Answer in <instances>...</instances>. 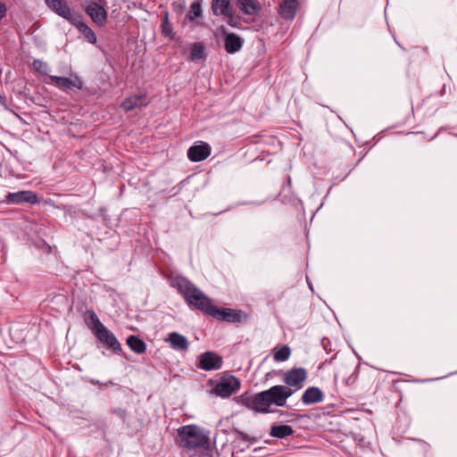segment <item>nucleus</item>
<instances>
[{"mask_svg":"<svg viewBox=\"0 0 457 457\" xmlns=\"http://www.w3.org/2000/svg\"><path fill=\"white\" fill-rule=\"evenodd\" d=\"M39 202L36 193L29 190H22L14 193H8L5 196V203L12 204H35Z\"/></svg>","mask_w":457,"mask_h":457,"instance_id":"9d476101","label":"nucleus"},{"mask_svg":"<svg viewBox=\"0 0 457 457\" xmlns=\"http://www.w3.org/2000/svg\"><path fill=\"white\" fill-rule=\"evenodd\" d=\"M33 67L36 71L42 74H46V71L48 70L47 64L40 60H34Z\"/></svg>","mask_w":457,"mask_h":457,"instance_id":"c85d7f7f","label":"nucleus"},{"mask_svg":"<svg viewBox=\"0 0 457 457\" xmlns=\"http://www.w3.org/2000/svg\"><path fill=\"white\" fill-rule=\"evenodd\" d=\"M222 16L226 18V21L230 27L236 28L240 23V18L236 14L234 9H231V11H228L227 14Z\"/></svg>","mask_w":457,"mask_h":457,"instance_id":"cd10ccee","label":"nucleus"},{"mask_svg":"<svg viewBox=\"0 0 457 457\" xmlns=\"http://www.w3.org/2000/svg\"><path fill=\"white\" fill-rule=\"evenodd\" d=\"M354 376V373L352 374V376H350L348 378H347V381L346 383L347 384H350V383H353L354 382V380L356 379V377H353Z\"/></svg>","mask_w":457,"mask_h":457,"instance_id":"72a5a7b5","label":"nucleus"},{"mask_svg":"<svg viewBox=\"0 0 457 457\" xmlns=\"http://www.w3.org/2000/svg\"><path fill=\"white\" fill-rule=\"evenodd\" d=\"M204 46L202 43H195L190 51L189 59L192 62H196L204 58Z\"/></svg>","mask_w":457,"mask_h":457,"instance_id":"393cba45","label":"nucleus"},{"mask_svg":"<svg viewBox=\"0 0 457 457\" xmlns=\"http://www.w3.org/2000/svg\"><path fill=\"white\" fill-rule=\"evenodd\" d=\"M94 335L101 344H103L106 348L111 349L113 353H120L121 352V345L115 335L105 326L97 329Z\"/></svg>","mask_w":457,"mask_h":457,"instance_id":"6e6552de","label":"nucleus"},{"mask_svg":"<svg viewBox=\"0 0 457 457\" xmlns=\"http://www.w3.org/2000/svg\"><path fill=\"white\" fill-rule=\"evenodd\" d=\"M234 432L237 435V436H239L244 441L249 442V441L253 440V438L249 435L245 434L243 431L235 429Z\"/></svg>","mask_w":457,"mask_h":457,"instance_id":"7c9ffc66","label":"nucleus"},{"mask_svg":"<svg viewBox=\"0 0 457 457\" xmlns=\"http://www.w3.org/2000/svg\"><path fill=\"white\" fill-rule=\"evenodd\" d=\"M149 100L147 98L146 94H138V95H133L129 97L124 99L121 103L120 107L125 112H129L134 109H141L142 107H145L148 105Z\"/></svg>","mask_w":457,"mask_h":457,"instance_id":"4468645a","label":"nucleus"},{"mask_svg":"<svg viewBox=\"0 0 457 457\" xmlns=\"http://www.w3.org/2000/svg\"><path fill=\"white\" fill-rule=\"evenodd\" d=\"M162 30L166 36H170L172 33V28L169 23L167 13L162 21Z\"/></svg>","mask_w":457,"mask_h":457,"instance_id":"c756f323","label":"nucleus"},{"mask_svg":"<svg viewBox=\"0 0 457 457\" xmlns=\"http://www.w3.org/2000/svg\"><path fill=\"white\" fill-rule=\"evenodd\" d=\"M212 148L209 144L201 142L192 145L187 150V157L190 161L197 162L205 160L211 154Z\"/></svg>","mask_w":457,"mask_h":457,"instance_id":"f8f14e48","label":"nucleus"},{"mask_svg":"<svg viewBox=\"0 0 457 457\" xmlns=\"http://www.w3.org/2000/svg\"><path fill=\"white\" fill-rule=\"evenodd\" d=\"M166 341L169 342L170 347L176 351H187L188 349L189 344L187 338L178 332H170Z\"/></svg>","mask_w":457,"mask_h":457,"instance_id":"f3484780","label":"nucleus"},{"mask_svg":"<svg viewBox=\"0 0 457 457\" xmlns=\"http://www.w3.org/2000/svg\"><path fill=\"white\" fill-rule=\"evenodd\" d=\"M64 20L74 25L87 39L89 43L96 42V36L95 32L90 29L86 22L83 21L82 16L78 12L71 10L70 14H66L62 17Z\"/></svg>","mask_w":457,"mask_h":457,"instance_id":"0eeeda50","label":"nucleus"},{"mask_svg":"<svg viewBox=\"0 0 457 457\" xmlns=\"http://www.w3.org/2000/svg\"><path fill=\"white\" fill-rule=\"evenodd\" d=\"M291 354L290 347L287 345H283L278 351H276L273 354V359L276 361H285L289 359Z\"/></svg>","mask_w":457,"mask_h":457,"instance_id":"a878e982","label":"nucleus"},{"mask_svg":"<svg viewBox=\"0 0 457 457\" xmlns=\"http://www.w3.org/2000/svg\"><path fill=\"white\" fill-rule=\"evenodd\" d=\"M295 394L291 387H286L283 385H276L261 393L243 398V404L255 412L270 413L271 405L284 407L287 401Z\"/></svg>","mask_w":457,"mask_h":457,"instance_id":"f257e3e1","label":"nucleus"},{"mask_svg":"<svg viewBox=\"0 0 457 457\" xmlns=\"http://www.w3.org/2000/svg\"><path fill=\"white\" fill-rule=\"evenodd\" d=\"M86 12L95 23L101 26L105 24L107 20V12L100 4L91 2L86 8Z\"/></svg>","mask_w":457,"mask_h":457,"instance_id":"ddd939ff","label":"nucleus"},{"mask_svg":"<svg viewBox=\"0 0 457 457\" xmlns=\"http://www.w3.org/2000/svg\"><path fill=\"white\" fill-rule=\"evenodd\" d=\"M176 441L189 456H195L198 451H206L210 448L209 436L196 425L179 428Z\"/></svg>","mask_w":457,"mask_h":457,"instance_id":"7ed1b4c3","label":"nucleus"},{"mask_svg":"<svg viewBox=\"0 0 457 457\" xmlns=\"http://www.w3.org/2000/svg\"><path fill=\"white\" fill-rule=\"evenodd\" d=\"M49 80L51 84L57 87L59 89L68 92L73 87H76L78 89H82L83 87V81L82 79L77 76L72 75L69 78L66 77H59V76H49Z\"/></svg>","mask_w":457,"mask_h":457,"instance_id":"1a4fd4ad","label":"nucleus"},{"mask_svg":"<svg viewBox=\"0 0 457 457\" xmlns=\"http://www.w3.org/2000/svg\"><path fill=\"white\" fill-rule=\"evenodd\" d=\"M294 429L289 425H274L271 427L270 435L273 437L285 438L291 436Z\"/></svg>","mask_w":457,"mask_h":457,"instance_id":"b1692460","label":"nucleus"},{"mask_svg":"<svg viewBox=\"0 0 457 457\" xmlns=\"http://www.w3.org/2000/svg\"><path fill=\"white\" fill-rule=\"evenodd\" d=\"M7 7L4 3L0 2V21L6 16Z\"/></svg>","mask_w":457,"mask_h":457,"instance_id":"2f4dec72","label":"nucleus"},{"mask_svg":"<svg viewBox=\"0 0 457 457\" xmlns=\"http://www.w3.org/2000/svg\"><path fill=\"white\" fill-rule=\"evenodd\" d=\"M84 320L87 328L95 334L104 325L100 321L96 313L93 310H87L84 314Z\"/></svg>","mask_w":457,"mask_h":457,"instance_id":"412c9836","label":"nucleus"},{"mask_svg":"<svg viewBox=\"0 0 457 457\" xmlns=\"http://www.w3.org/2000/svg\"><path fill=\"white\" fill-rule=\"evenodd\" d=\"M324 399L323 392L316 386L308 387L302 395V402L305 405L321 403Z\"/></svg>","mask_w":457,"mask_h":457,"instance_id":"dca6fc26","label":"nucleus"},{"mask_svg":"<svg viewBox=\"0 0 457 457\" xmlns=\"http://www.w3.org/2000/svg\"><path fill=\"white\" fill-rule=\"evenodd\" d=\"M237 7L247 15H255L260 10L261 5L255 0H236Z\"/></svg>","mask_w":457,"mask_h":457,"instance_id":"aec40b11","label":"nucleus"},{"mask_svg":"<svg viewBox=\"0 0 457 457\" xmlns=\"http://www.w3.org/2000/svg\"><path fill=\"white\" fill-rule=\"evenodd\" d=\"M114 413H115L117 416H119L120 419H125V417H126V411H125V410H123V409H120V408H119V409L115 410V411H114Z\"/></svg>","mask_w":457,"mask_h":457,"instance_id":"473e14b6","label":"nucleus"},{"mask_svg":"<svg viewBox=\"0 0 457 457\" xmlns=\"http://www.w3.org/2000/svg\"><path fill=\"white\" fill-rule=\"evenodd\" d=\"M239 387L240 381L235 376H224L214 386V387H212L211 393L217 396L227 398L236 393Z\"/></svg>","mask_w":457,"mask_h":457,"instance_id":"20e7f679","label":"nucleus"},{"mask_svg":"<svg viewBox=\"0 0 457 457\" xmlns=\"http://www.w3.org/2000/svg\"><path fill=\"white\" fill-rule=\"evenodd\" d=\"M307 370L304 368H295L287 371L283 378L284 386L291 387L295 393L301 389L307 379Z\"/></svg>","mask_w":457,"mask_h":457,"instance_id":"423d86ee","label":"nucleus"},{"mask_svg":"<svg viewBox=\"0 0 457 457\" xmlns=\"http://www.w3.org/2000/svg\"><path fill=\"white\" fill-rule=\"evenodd\" d=\"M224 46L225 50L228 54H235L241 50L244 40L235 33H224Z\"/></svg>","mask_w":457,"mask_h":457,"instance_id":"2eb2a0df","label":"nucleus"},{"mask_svg":"<svg viewBox=\"0 0 457 457\" xmlns=\"http://www.w3.org/2000/svg\"><path fill=\"white\" fill-rule=\"evenodd\" d=\"M233 7L230 4V0H212V10L214 15L227 14Z\"/></svg>","mask_w":457,"mask_h":457,"instance_id":"5701e85b","label":"nucleus"},{"mask_svg":"<svg viewBox=\"0 0 457 457\" xmlns=\"http://www.w3.org/2000/svg\"><path fill=\"white\" fill-rule=\"evenodd\" d=\"M298 6L297 0H282L279 5V14L286 20H293Z\"/></svg>","mask_w":457,"mask_h":457,"instance_id":"a211bd4d","label":"nucleus"},{"mask_svg":"<svg viewBox=\"0 0 457 457\" xmlns=\"http://www.w3.org/2000/svg\"><path fill=\"white\" fill-rule=\"evenodd\" d=\"M202 16V8L201 4L198 2H195L191 4L190 10L187 14V19L193 21L196 18Z\"/></svg>","mask_w":457,"mask_h":457,"instance_id":"bb28decb","label":"nucleus"},{"mask_svg":"<svg viewBox=\"0 0 457 457\" xmlns=\"http://www.w3.org/2000/svg\"><path fill=\"white\" fill-rule=\"evenodd\" d=\"M172 287L183 296L192 310H198L206 315H210L214 306L212 300L191 281L184 277L177 276L172 281Z\"/></svg>","mask_w":457,"mask_h":457,"instance_id":"f03ea898","label":"nucleus"},{"mask_svg":"<svg viewBox=\"0 0 457 457\" xmlns=\"http://www.w3.org/2000/svg\"><path fill=\"white\" fill-rule=\"evenodd\" d=\"M92 383H93L94 385H101V383H100L98 380H96V381L92 380Z\"/></svg>","mask_w":457,"mask_h":457,"instance_id":"f704fd0d","label":"nucleus"},{"mask_svg":"<svg viewBox=\"0 0 457 457\" xmlns=\"http://www.w3.org/2000/svg\"><path fill=\"white\" fill-rule=\"evenodd\" d=\"M209 316L217 319L218 320L226 321L228 323H240L246 320V314L242 311L231 308H219L213 306Z\"/></svg>","mask_w":457,"mask_h":457,"instance_id":"39448f33","label":"nucleus"},{"mask_svg":"<svg viewBox=\"0 0 457 457\" xmlns=\"http://www.w3.org/2000/svg\"><path fill=\"white\" fill-rule=\"evenodd\" d=\"M126 343L131 351L137 354H142L146 351V344L137 336H129L127 338Z\"/></svg>","mask_w":457,"mask_h":457,"instance_id":"4be33fe9","label":"nucleus"},{"mask_svg":"<svg viewBox=\"0 0 457 457\" xmlns=\"http://www.w3.org/2000/svg\"><path fill=\"white\" fill-rule=\"evenodd\" d=\"M47 7L60 17H65L70 14L71 10L66 0H45Z\"/></svg>","mask_w":457,"mask_h":457,"instance_id":"6ab92c4d","label":"nucleus"},{"mask_svg":"<svg viewBox=\"0 0 457 457\" xmlns=\"http://www.w3.org/2000/svg\"><path fill=\"white\" fill-rule=\"evenodd\" d=\"M222 363V358L219 354L213 352H205L199 356L198 367L204 370H219Z\"/></svg>","mask_w":457,"mask_h":457,"instance_id":"9b49d317","label":"nucleus"}]
</instances>
